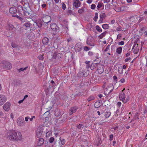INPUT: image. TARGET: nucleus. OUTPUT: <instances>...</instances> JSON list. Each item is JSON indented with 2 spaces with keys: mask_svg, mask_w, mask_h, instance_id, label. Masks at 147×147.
<instances>
[{
  "mask_svg": "<svg viewBox=\"0 0 147 147\" xmlns=\"http://www.w3.org/2000/svg\"><path fill=\"white\" fill-rule=\"evenodd\" d=\"M121 105V102H119L117 103V105L118 107H120Z\"/></svg>",
  "mask_w": 147,
  "mask_h": 147,
  "instance_id": "6e6d98bb",
  "label": "nucleus"
},
{
  "mask_svg": "<svg viewBox=\"0 0 147 147\" xmlns=\"http://www.w3.org/2000/svg\"><path fill=\"white\" fill-rule=\"evenodd\" d=\"M102 28L105 29H108L109 28V26L107 24H105L102 25Z\"/></svg>",
  "mask_w": 147,
  "mask_h": 147,
  "instance_id": "c85d7f7f",
  "label": "nucleus"
},
{
  "mask_svg": "<svg viewBox=\"0 0 147 147\" xmlns=\"http://www.w3.org/2000/svg\"><path fill=\"white\" fill-rule=\"evenodd\" d=\"M104 3H109L110 2V0H103Z\"/></svg>",
  "mask_w": 147,
  "mask_h": 147,
  "instance_id": "69168bd1",
  "label": "nucleus"
},
{
  "mask_svg": "<svg viewBox=\"0 0 147 147\" xmlns=\"http://www.w3.org/2000/svg\"><path fill=\"white\" fill-rule=\"evenodd\" d=\"M81 3L79 0H73V5L76 8L79 7L81 5Z\"/></svg>",
  "mask_w": 147,
  "mask_h": 147,
  "instance_id": "2eb2a0df",
  "label": "nucleus"
},
{
  "mask_svg": "<svg viewBox=\"0 0 147 147\" xmlns=\"http://www.w3.org/2000/svg\"><path fill=\"white\" fill-rule=\"evenodd\" d=\"M17 123L18 125L20 126H23L25 125L24 121H22L20 119H18L17 121Z\"/></svg>",
  "mask_w": 147,
  "mask_h": 147,
  "instance_id": "4be33fe9",
  "label": "nucleus"
},
{
  "mask_svg": "<svg viewBox=\"0 0 147 147\" xmlns=\"http://www.w3.org/2000/svg\"><path fill=\"white\" fill-rule=\"evenodd\" d=\"M15 131L14 130H9L5 132V136L7 139L11 141H14L15 138Z\"/></svg>",
  "mask_w": 147,
  "mask_h": 147,
  "instance_id": "f257e3e1",
  "label": "nucleus"
},
{
  "mask_svg": "<svg viewBox=\"0 0 147 147\" xmlns=\"http://www.w3.org/2000/svg\"><path fill=\"white\" fill-rule=\"evenodd\" d=\"M62 4L63 9V10H65L66 8L65 4L63 2H62Z\"/></svg>",
  "mask_w": 147,
  "mask_h": 147,
  "instance_id": "58836bf2",
  "label": "nucleus"
},
{
  "mask_svg": "<svg viewBox=\"0 0 147 147\" xmlns=\"http://www.w3.org/2000/svg\"><path fill=\"white\" fill-rule=\"evenodd\" d=\"M55 3L56 4H58L59 3H61V0H54Z\"/></svg>",
  "mask_w": 147,
  "mask_h": 147,
  "instance_id": "c03bdc74",
  "label": "nucleus"
},
{
  "mask_svg": "<svg viewBox=\"0 0 147 147\" xmlns=\"http://www.w3.org/2000/svg\"><path fill=\"white\" fill-rule=\"evenodd\" d=\"M98 143L97 144V146L101 142L100 139L98 138Z\"/></svg>",
  "mask_w": 147,
  "mask_h": 147,
  "instance_id": "338daca9",
  "label": "nucleus"
},
{
  "mask_svg": "<svg viewBox=\"0 0 147 147\" xmlns=\"http://www.w3.org/2000/svg\"><path fill=\"white\" fill-rule=\"evenodd\" d=\"M110 140L111 141L112 140H113V134H111L110 135Z\"/></svg>",
  "mask_w": 147,
  "mask_h": 147,
  "instance_id": "864d4df0",
  "label": "nucleus"
},
{
  "mask_svg": "<svg viewBox=\"0 0 147 147\" xmlns=\"http://www.w3.org/2000/svg\"><path fill=\"white\" fill-rule=\"evenodd\" d=\"M44 142V140L42 138H39L37 143V145L38 146H40L42 145Z\"/></svg>",
  "mask_w": 147,
  "mask_h": 147,
  "instance_id": "412c9836",
  "label": "nucleus"
},
{
  "mask_svg": "<svg viewBox=\"0 0 147 147\" xmlns=\"http://www.w3.org/2000/svg\"><path fill=\"white\" fill-rule=\"evenodd\" d=\"M95 65L98 67L97 70L98 73L99 74H101L104 71L103 67L99 63H96L95 64Z\"/></svg>",
  "mask_w": 147,
  "mask_h": 147,
  "instance_id": "9d476101",
  "label": "nucleus"
},
{
  "mask_svg": "<svg viewBox=\"0 0 147 147\" xmlns=\"http://www.w3.org/2000/svg\"><path fill=\"white\" fill-rule=\"evenodd\" d=\"M101 105V103L99 101L96 102L94 104V107L95 108H98Z\"/></svg>",
  "mask_w": 147,
  "mask_h": 147,
  "instance_id": "cd10ccee",
  "label": "nucleus"
},
{
  "mask_svg": "<svg viewBox=\"0 0 147 147\" xmlns=\"http://www.w3.org/2000/svg\"><path fill=\"white\" fill-rule=\"evenodd\" d=\"M3 113L2 111H0V117L2 116L3 115Z\"/></svg>",
  "mask_w": 147,
  "mask_h": 147,
  "instance_id": "680f3d73",
  "label": "nucleus"
},
{
  "mask_svg": "<svg viewBox=\"0 0 147 147\" xmlns=\"http://www.w3.org/2000/svg\"><path fill=\"white\" fill-rule=\"evenodd\" d=\"M122 48L121 47H119L116 50V53L119 54H120L122 52Z\"/></svg>",
  "mask_w": 147,
  "mask_h": 147,
  "instance_id": "a878e982",
  "label": "nucleus"
},
{
  "mask_svg": "<svg viewBox=\"0 0 147 147\" xmlns=\"http://www.w3.org/2000/svg\"><path fill=\"white\" fill-rule=\"evenodd\" d=\"M125 79L124 78H122L120 80V81L121 83H124L125 82Z\"/></svg>",
  "mask_w": 147,
  "mask_h": 147,
  "instance_id": "13d9d810",
  "label": "nucleus"
},
{
  "mask_svg": "<svg viewBox=\"0 0 147 147\" xmlns=\"http://www.w3.org/2000/svg\"><path fill=\"white\" fill-rule=\"evenodd\" d=\"M96 28L97 30L99 32H102V30L100 28L98 25H97L96 26Z\"/></svg>",
  "mask_w": 147,
  "mask_h": 147,
  "instance_id": "2f4dec72",
  "label": "nucleus"
},
{
  "mask_svg": "<svg viewBox=\"0 0 147 147\" xmlns=\"http://www.w3.org/2000/svg\"><path fill=\"white\" fill-rule=\"evenodd\" d=\"M18 11L22 15H24L28 16L30 15L29 11L26 9H25L24 7L23 8L21 6L19 5L18 7Z\"/></svg>",
  "mask_w": 147,
  "mask_h": 147,
  "instance_id": "f03ea898",
  "label": "nucleus"
},
{
  "mask_svg": "<svg viewBox=\"0 0 147 147\" xmlns=\"http://www.w3.org/2000/svg\"><path fill=\"white\" fill-rule=\"evenodd\" d=\"M111 115V113L110 112L106 111L105 114L104 116L106 118H107L110 116Z\"/></svg>",
  "mask_w": 147,
  "mask_h": 147,
  "instance_id": "bb28decb",
  "label": "nucleus"
},
{
  "mask_svg": "<svg viewBox=\"0 0 147 147\" xmlns=\"http://www.w3.org/2000/svg\"><path fill=\"white\" fill-rule=\"evenodd\" d=\"M38 58L40 60H41L43 59V55H39L38 57Z\"/></svg>",
  "mask_w": 147,
  "mask_h": 147,
  "instance_id": "37998d69",
  "label": "nucleus"
},
{
  "mask_svg": "<svg viewBox=\"0 0 147 147\" xmlns=\"http://www.w3.org/2000/svg\"><path fill=\"white\" fill-rule=\"evenodd\" d=\"M49 41L48 38L46 37L43 38L42 40V42L44 44L47 45L48 44Z\"/></svg>",
  "mask_w": 147,
  "mask_h": 147,
  "instance_id": "b1692460",
  "label": "nucleus"
},
{
  "mask_svg": "<svg viewBox=\"0 0 147 147\" xmlns=\"http://www.w3.org/2000/svg\"><path fill=\"white\" fill-rule=\"evenodd\" d=\"M15 134L14 141L21 140L22 139V135L20 132L15 131Z\"/></svg>",
  "mask_w": 147,
  "mask_h": 147,
  "instance_id": "1a4fd4ad",
  "label": "nucleus"
},
{
  "mask_svg": "<svg viewBox=\"0 0 147 147\" xmlns=\"http://www.w3.org/2000/svg\"><path fill=\"white\" fill-rule=\"evenodd\" d=\"M26 69V67L23 68H21L19 69V70L20 71H24V70H25Z\"/></svg>",
  "mask_w": 147,
  "mask_h": 147,
  "instance_id": "5fc2aeb1",
  "label": "nucleus"
},
{
  "mask_svg": "<svg viewBox=\"0 0 147 147\" xmlns=\"http://www.w3.org/2000/svg\"><path fill=\"white\" fill-rule=\"evenodd\" d=\"M59 140H60V143L61 145H64L65 142V140L64 139H61V138H60Z\"/></svg>",
  "mask_w": 147,
  "mask_h": 147,
  "instance_id": "72a5a7b5",
  "label": "nucleus"
},
{
  "mask_svg": "<svg viewBox=\"0 0 147 147\" xmlns=\"http://www.w3.org/2000/svg\"><path fill=\"white\" fill-rule=\"evenodd\" d=\"M103 5V3L100 2H99L98 3V5L97 6V8L99 9L101 8Z\"/></svg>",
  "mask_w": 147,
  "mask_h": 147,
  "instance_id": "c756f323",
  "label": "nucleus"
},
{
  "mask_svg": "<svg viewBox=\"0 0 147 147\" xmlns=\"http://www.w3.org/2000/svg\"><path fill=\"white\" fill-rule=\"evenodd\" d=\"M115 11L117 12H119L121 11V9H120V7H118V8H116V9Z\"/></svg>",
  "mask_w": 147,
  "mask_h": 147,
  "instance_id": "3c124183",
  "label": "nucleus"
},
{
  "mask_svg": "<svg viewBox=\"0 0 147 147\" xmlns=\"http://www.w3.org/2000/svg\"><path fill=\"white\" fill-rule=\"evenodd\" d=\"M84 127V126L82 124H79V125L77 126V127L79 129H81L83 128Z\"/></svg>",
  "mask_w": 147,
  "mask_h": 147,
  "instance_id": "ea45409f",
  "label": "nucleus"
},
{
  "mask_svg": "<svg viewBox=\"0 0 147 147\" xmlns=\"http://www.w3.org/2000/svg\"><path fill=\"white\" fill-rule=\"evenodd\" d=\"M9 12L13 14L17 12V9L15 7H13L9 9Z\"/></svg>",
  "mask_w": 147,
  "mask_h": 147,
  "instance_id": "aec40b11",
  "label": "nucleus"
},
{
  "mask_svg": "<svg viewBox=\"0 0 147 147\" xmlns=\"http://www.w3.org/2000/svg\"><path fill=\"white\" fill-rule=\"evenodd\" d=\"M107 33V32H105L101 33L100 35H99L98 37L99 38V39H101L105 37Z\"/></svg>",
  "mask_w": 147,
  "mask_h": 147,
  "instance_id": "393cba45",
  "label": "nucleus"
},
{
  "mask_svg": "<svg viewBox=\"0 0 147 147\" xmlns=\"http://www.w3.org/2000/svg\"><path fill=\"white\" fill-rule=\"evenodd\" d=\"M31 26V24L29 22H25L23 25V26L27 28H30Z\"/></svg>",
  "mask_w": 147,
  "mask_h": 147,
  "instance_id": "5701e85b",
  "label": "nucleus"
},
{
  "mask_svg": "<svg viewBox=\"0 0 147 147\" xmlns=\"http://www.w3.org/2000/svg\"><path fill=\"white\" fill-rule=\"evenodd\" d=\"M115 20H111V24H114L115 23Z\"/></svg>",
  "mask_w": 147,
  "mask_h": 147,
  "instance_id": "0e129e2a",
  "label": "nucleus"
},
{
  "mask_svg": "<svg viewBox=\"0 0 147 147\" xmlns=\"http://www.w3.org/2000/svg\"><path fill=\"white\" fill-rule=\"evenodd\" d=\"M84 49L86 51H88L90 50V49L87 46H85L84 47Z\"/></svg>",
  "mask_w": 147,
  "mask_h": 147,
  "instance_id": "a18cd8bd",
  "label": "nucleus"
},
{
  "mask_svg": "<svg viewBox=\"0 0 147 147\" xmlns=\"http://www.w3.org/2000/svg\"><path fill=\"white\" fill-rule=\"evenodd\" d=\"M88 54L90 56H92L93 55V53L92 52L89 51L88 52Z\"/></svg>",
  "mask_w": 147,
  "mask_h": 147,
  "instance_id": "e2e57ef3",
  "label": "nucleus"
},
{
  "mask_svg": "<svg viewBox=\"0 0 147 147\" xmlns=\"http://www.w3.org/2000/svg\"><path fill=\"white\" fill-rule=\"evenodd\" d=\"M55 139L53 137H51L50 138L49 142L50 143H52L54 141Z\"/></svg>",
  "mask_w": 147,
  "mask_h": 147,
  "instance_id": "a19ab883",
  "label": "nucleus"
},
{
  "mask_svg": "<svg viewBox=\"0 0 147 147\" xmlns=\"http://www.w3.org/2000/svg\"><path fill=\"white\" fill-rule=\"evenodd\" d=\"M42 23L44 24H47L49 22H50L51 20V17L48 15L44 16L42 18Z\"/></svg>",
  "mask_w": 147,
  "mask_h": 147,
  "instance_id": "0eeeda50",
  "label": "nucleus"
},
{
  "mask_svg": "<svg viewBox=\"0 0 147 147\" xmlns=\"http://www.w3.org/2000/svg\"><path fill=\"white\" fill-rule=\"evenodd\" d=\"M96 6L95 4H92L91 5L90 8L92 9H95Z\"/></svg>",
  "mask_w": 147,
  "mask_h": 147,
  "instance_id": "79ce46f5",
  "label": "nucleus"
},
{
  "mask_svg": "<svg viewBox=\"0 0 147 147\" xmlns=\"http://www.w3.org/2000/svg\"><path fill=\"white\" fill-rule=\"evenodd\" d=\"M12 16L13 17H17L18 18H19V19H20L21 20V21L22 22H25V21H24L23 20V19L21 18L18 16H17V15H13Z\"/></svg>",
  "mask_w": 147,
  "mask_h": 147,
  "instance_id": "c9c22d12",
  "label": "nucleus"
},
{
  "mask_svg": "<svg viewBox=\"0 0 147 147\" xmlns=\"http://www.w3.org/2000/svg\"><path fill=\"white\" fill-rule=\"evenodd\" d=\"M94 97L93 96H91L89 97L88 99V101H90L92 100H94Z\"/></svg>",
  "mask_w": 147,
  "mask_h": 147,
  "instance_id": "e433bc0d",
  "label": "nucleus"
},
{
  "mask_svg": "<svg viewBox=\"0 0 147 147\" xmlns=\"http://www.w3.org/2000/svg\"><path fill=\"white\" fill-rule=\"evenodd\" d=\"M82 44L80 43H77L75 47L76 51L78 52L81 51L82 49Z\"/></svg>",
  "mask_w": 147,
  "mask_h": 147,
  "instance_id": "9b49d317",
  "label": "nucleus"
},
{
  "mask_svg": "<svg viewBox=\"0 0 147 147\" xmlns=\"http://www.w3.org/2000/svg\"><path fill=\"white\" fill-rule=\"evenodd\" d=\"M11 106V104L10 103L7 102L3 106V109L6 111H9L10 109V108Z\"/></svg>",
  "mask_w": 147,
  "mask_h": 147,
  "instance_id": "4468645a",
  "label": "nucleus"
},
{
  "mask_svg": "<svg viewBox=\"0 0 147 147\" xmlns=\"http://www.w3.org/2000/svg\"><path fill=\"white\" fill-rule=\"evenodd\" d=\"M119 98L120 100H122L123 102L125 103L128 102L129 99V97L127 96L125 99V95L123 92H121L120 93L119 95Z\"/></svg>",
  "mask_w": 147,
  "mask_h": 147,
  "instance_id": "7ed1b4c3",
  "label": "nucleus"
},
{
  "mask_svg": "<svg viewBox=\"0 0 147 147\" xmlns=\"http://www.w3.org/2000/svg\"><path fill=\"white\" fill-rule=\"evenodd\" d=\"M6 100L5 96L3 95H0V105H3Z\"/></svg>",
  "mask_w": 147,
  "mask_h": 147,
  "instance_id": "f3484780",
  "label": "nucleus"
},
{
  "mask_svg": "<svg viewBox=\"0 0 147 147\" xmlns=\"http://www.w3.org/2000/svg\"><path fill=\"white\" fill-rule=\"evenodd\" d=\"M1 66L3 69H9L11 68V64L8 62L4 61L2 63L1 65Z\"/></svg>",
  "mask_w": 147,
  "mask_h": 147,
  "instance_id": "20e7f679",
  "label": "nucleus"
},
{
  "mask_svg": "<svg viewBox=\"0 0 147 147\" xmlns=\"http://www.w3.org/2000/svg\"><path fill=\"white\" fill-rule=\"evenodd\" d=\"M139 48L138 44L134 42L132 49H134V52L135 54H136L138 53L139 50Z\"/></svg>",
  "mask_w": 147,
  "mask_h": 147,
  "instance_id": "f8f14e48",
  "label": "nucleus"
},
{
  "mask_svg": "<svg viewBox=\"0 0 147 147\" xmlns=\"http://www.w3.org/2000/svg\"><path fill=\"white\" fill-rule=\"evenodd\" d=\"M92 0H88L86 1V2L89 4H90L92 2Z\"/></svg>",
  "mask_w": 147,
  "mask_h": 147,
  "instance_id": "603ef678",
  "label": "nucleus"
},
{
  "mask_svg": "<svg viewBox=\"0 0 147 147\" xmlns=\"http://www.w3.org/2000/svg\"><path fill=\"white\" fill-rule=\"evenodd\" d=\"M46 4H43L42 5V7L43 8H45L46 7Z\"/></svg>",
  "mask_w": 147,
  "mask_h": 147,
  "instance_id": "774afa93",
  "label": "nucleus"
},
{
  "mask_svg": "<svg viewBox=\"0 0 147 147\" xmlns=\"http://www.w3.org/2000/svg\"><path fill=\"white\" fill-rule=\"evenodd\" d=\"M121 11H123L127 10L128 7L126 6H123L120 7Z\"/></svg>",
  "mask_w": 147,
  "mask_h": 147,
  "instance_id": "7c9ffc66",
  "label": "nucleus"
},
{
  "mask_svg": "<svg viewBox=\"0 0 147 147\" xmlns=\"http://www.w3.org/2000/svg\"><path fill=\"white\" fill-rule=\"evenodd\" d=\"M123 69L121 68L118 69V71L119 73L121 74H123Z\"/></svg>",
  "mask_w": 147,
  "mask_h": 147,
  "instance_id": "49530a36",
  "label": "nucleus"
},
{
  "mask_svg": "<svg viewBox=\"0 0 147 147\" xmlns=\"http://www.w3.org/2000/svg\"><path fill=\"white\" fill-rule=\"evenodd\" d=\"M130 57L127 58L125 59V62H127V61H129L130 60Z\"/></svg>",
  "mask_w": 147,
  "mask_h": 147,
  "instance_id": "4d7b16f0",
  "label": "nucleus"
},
{
  "mask_svg": "<svg viewBox=\"0 0 147 147\" xmlns=\"http://www.w3.org/2000/svg\"><path fill=\"white\" fill-rule=\"evenodd\" d=\"M116 30L117 31H121L122 30L120 26H119L117 28Z\"/></svg>",
  "mask_w": 147,
  "mask_h": 147,
  "instance_id": "8fccbe9b",
  "label": "nucleus"
},
{
  "mask_svg": "<svg viewBox=\"0 0 147 147\" xmlns=\"http://www.w3.org/2000/svg\"><path fill=\"white\" fill-rule=\"evenodd\" d=\"M21 3L23 6L24 8L29 11L30 10V7L28 1L27 0H22L21 2Z\"/></svg>",
  "mask_w": 147,
  "mask_h": 147,
  "instance_id": "423d86ee",
  "label": "nucleus"
},
{
  "mask_svg": "<svg viewBox=\"0 0 147 147\" xmlns=\"http://www.w3.org/2000/svg\"><path fill=\"white\" fill-rule=\"evenodd\" d=\"M124 42L123 41H121L120 42H119L118 45H124Z\"/></svg>",
  "mask_w": 147,
  "mask_h": 147,
  "instance_id": "de8ad7c7",
  "label": "nucleus"
},
{
  "mask_svg": "<svg viewBox=\"0 0 147 147\" xmlns=\"http://www.w3.org/2000/svg\"><path fill=\"white\" fill-rule=\"evenodd\" d=\"M86 44L89 46L94 47V40L91 36L88 37L86 40Z\"/></svg>",
  "mask_w": 147,
  "mask_h": 147,
  "instance_id": "39448f33",
  "label": "nucleus"
},
{
  "mask_svg": "<svg viewBox=\"0 0 147 147\" xmlns=\"http://www.w3.org/2000/svg\"><path fill=\"white\" fill-rule=\"evenodd\" d=\"M113 85L109 84L107 88H106L105 91V93L107 95H109L111 92L113 90Z\"/></svg>",
  "mask_w": 147,
  "mask_h": 147,
  "instance_id": "6e6552de",
  "label": "nucleus"
},
{
  "mask_svg": "<svg viewBox=\"0 0 147 147\" xmlns=\"http://www.w3.org/2000/svg\"><path fill=\"white\" fill-rule=\"evenodd\" d=\"M103 19L102 18H100V20H99V23H102V21H103Z\"/></svg>",
  "mask_w": 147,
  "mask_h": 147,
  "instance_id": "052dcab7",
  "label": "nucleus"
},
{
  "mask_svg": "<svg viewBox=\"0 0 147 147\" xmlns=\"http://www.w3.org/2000/svg\"><path fill=\"white\" fill-rule=\"evenodd\" d=\"M6 28L7 30H11L14 29H16L11 24H8L6 26Z\"/></svg>",
  "mask_w": 147,
  "mask_h": 147,
  "instance_id": "a211bd4d",
  "label": "nucleus"
},
{
  "mask_svg": "<svg viewBox=\"0 0 147 147\" xmlns=\"http://www.w3.org/2000/svg\"><path fill=\"white\" fill-rule=\"evenodd\" d=\"M77 109V108L76 107H71L70 109L69 112V115H71L73 113H75L76 112Z\"/></svg>",
  "mask_w": 147,
  "mask_h": 147,
  "instance_id": "6ab92c4d",
  "label": "nucleus"
},
{
  "mask_svg": "<svg viewBox=\"0 0 147 147\" xmlns=\"http://www.w3.org/2000/svg\"><path fill=\"white\" fill-rule=\"evenodd\" d=\"M84 11V8L83 7H82L81 9H80L78 10V13L80 14H82Z\"/></svg>",
  "mask_w": 147,
  "mask_h": 147,
  "instance_id": "f704fd0d",
  "label": "nucleus"
},
{
  "mask_svg": "<svg viewBox=\"0 0 147 147\" xmlns=\"http://www.w3.org/2000/svg\"><path fill=\"white\" fill-rule=\"evenodd\" d=\"M43 131L40 128H38L36 130V136L38 138L41 137L42 135Z\"/></svg>",
  "mask_w": 147,
  "mask_h": 147,
  "instance_id": "dca6fc26",
  "label": "nucleus"
},
{
  "mask_svg": "<svg viewBox=\"0 0 147 147\" xmlns=\"http://www.w3.org/2000/svg\"><path fill=\"white\" fill-rule=\"evenodd\" d=\"M51 29L54 31L57 32L59 30V27L54 23H52L50 25Z\"/></svg>",
  "mask_w": 147,
  "mask_h": 147,
  "instance_id": "ddd939ff",
  "label": "nucleus"
},
{
  "mask_svg": "<svg viewBox=\"0 0 147 147\" xmlns=\"http://www.w3.org/2000/svg\"><path fill=\"white\" fill-rule=\"evenodd\" d=\"M110 45H108L106 49L105 50V51H107L109 49Z\"/></svg>",
  "mask_w": 147,
  "mask_h": 147,
  "instance_id": "09e8293b",
  "label": "nucleus"
},
{
  "mask_svg": "<svg viewBox=\"0 0 147 147\" xmlns=\"http://www.w3.org/2000/svg\"><path fill=\"white\" fill-rule=\"evenodd\" d=\"M30 119V117H26L25 118V120L26 121H28V119Z\"/></svg>",
  "mask_w": 147,
  "mask_h": 147,
  "instance_id": "bf43d9fd",
  "label": "nucleus"
},
{
  "mask_svg": "<svg viewBox=\"0 0 147 147\" xmlns=\"http://www.w3.org/2000/svg\"><path fill=\"white\" fill-rule=\"evenodd\" d=\"M98 14L97 13H96L94 17V20L95 22H96L97 21V19L98 18Z\"/></svg>",
  "mask_w": 147,
  "mask_h": 147,
  "instance_id": "4c0bfd02",
  "label": "nucleus"
},
{
  "mask_svg": "<svg viewBox=\"0 0 147 147\" xmlns=\"http://www.w3.org/2000/svg\"><path fill=\"white\" fill-rule=\"evenodd\" d=\"M100 18L103 19L106 17V15L104 13H102L100 14Z\"/></svg>",
  "mask_w": 147,
  "mask_h": 147,
  "instance_id": "473e14b6",
  "label": "nucleus"
}]
</instances>
